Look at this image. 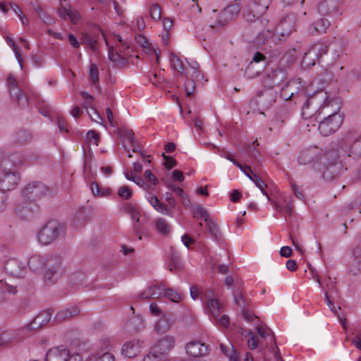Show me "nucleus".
<instances>
[{
	"label": "nucleus",
	"mask_w": 361,
	"mask_h": 361,
	"mask_svg": "<svg viewBox=\"0 0 361 361\" xmlns=\"http://www.w3.org/2000/svg\"><path fill=\"white\" fill-rule=\"evenodd\" d=\"M310 118L315 117L318 120V130L324 136H329L339 129L343 123V116L337 111L330 112L328 106H320L314 115L306 114Z\"/></svg>",
	"instance_id": "nucleus-2"
},
{
	"label": "nucleus",
	"mask_w": 361,
	"mask_h": 361,
	"mask_svg": "<svg viewBox=\"0 0 361 361\" xmlns=\"http://www.w3.org/2000/svg\"><path fill=\"white\" fill-rule=\"evenodd\" d=\"M325 302L328 305L330 310L334 313V314L338 317L343 328L346 330V319L345 318H342L339 315L337 311V308L336 307L334 302L330 299L328 292L325 293ZM338 309L341 310V307H338Z\"/></svg>",
	"instance_id": "nucleus-41"
},
{
	"label": "nucleus",
	"mask_w": 361,
	"mask_h": 361,
	"mask_svg": "<svg viewBox=\"0 0 361 361\" xmlns=\"http://www.w3.org/2000/svg\"><path fill=\"white\" fill-rule=\"evenodd\" d=\"M148 201L157 211L161 213L165 212L169 216L172 215L171 210L168 209V206L161 203L156 195H153L148 198Z\"/></svg>",
	"instance_id": "nucleus-39"
},
{
	"label": "nucleus",
	"mask_w": 361,
	"mask_h": 361,
	"mask_svg": "<svg viewBox=\"0 0 361 361\" xmlns=\"http://www.w3.org/2000/svg\"><path fill=\"white\" fill-rule=\"evenodd\" d=\"M162 157L164 159V166L168 170H171L172 168L176 166L177 161L172 157L166 156L163 153Z\"/></svg>",
	"instance_id": "nucleus-63"
},
{
	"label": "nucleus",
	"mask_w": 361,
	"mask_h": 361,
	"mask_svg": "<svg viewBox=\"0 0 361 361\" xmlns=\"http://www.w3.org/2000/svg\"><path fill=\"white\" fill-rule=\"evenodd\" d=\"M157 230L163 235H168L171 231V227L164 219L159 218L156 221Z\"/></svg>",
	"instance_id": "nucleus-46"
},
{
	"label": "nucleus",
	"mask_w": 361,
	"mask_h": 361,
	"mask_svg": "<svg viewBox=\"0 0 361 361\" xmlns=\"http://www.w3.org/2000/svg\"><path fill=\"white\" fill-rule=\"evenodd\" d=\"M168 353L159 350L158 347L153 346L149 353L145 356L143 361H167Z\"/></svg>",
	"instance_id": "nucleus-31"
},
{
	"label": "nucleus",
	"mask_w": 361,
	"mask_h": 361,
	"mask_svg": "<svg viewBox=\"0 0 361 361\" xmlns=\"http://www.w3.org/2000/svg\"><path fill=\"white\" fill-rule=\"evenodd\" d=\"M41 207L38 203L28 201L18 204L15 209V212L23 220L30 219L40 213Z\"/></svg>",
	"instance_id": "nucleus-12"
},
{
	"label": "nucleus",
	"mask_w": 361,
	"mask_h": 361,
	"mask_svg": "<svg viewBox=\"0 0 361 361\" xmlns=\"http://www.w3.org/2000/svg\"><path fill=\"white\" fill-rule=\"evenodd\" d=\"M326 163L325 165H330L331 164L342 163L338 152L336 150H331L325 154Z\"/></svg>",
	"instance_id": "nucleus-51"
},
{
	"label": "nucleus",
	"mask_w": 361,
	"mask_h": 361,
	"mask_svg": "<svg viewBox=\"0 0 361 361\" xmlns=\"http://www.w3.org/2000/svg\"><path fill=\"white\" fill-rule=\"evenodd\" d=\"M4 268L8 274L14 277L23 278L26 273L25 264L16 258L8 259Z\"/></svg>",
	"instance_id": "nucleus-18"
},
{
	"label": "nucleus",
	"mask_w": 361,
	"mask_h": 361,
	"mask_svg": "<svg viewBox=\"0 0 361 361\" xmlns=\"http://www.w3.org/2000/svg\"><path fill=\"white\" fill-rule=\"evenodd\" d=\"M71 7L70 0H62L61 1L60 7L58 8L57 13L59 17L62 19H66V13L71 11Z\"/></svg>",
	"instance_id": "nucleus-52"
},
{
	"label": "nucleus",
	"mask_w": 361,
	"mask_h": 361,
	"mask_svg": "<svg viewBox=\"0 0 361 361\" xmlns=\"http://www.w3.org/2000/svg\"><path fill=\"white\" fill-rule=\"evenodd\" d=\"M53 312L54 310L52 309H48L47 311L39 313L29 324L22 329L16 330L18 331V335L23 333L25 331H30L47 324L51 320Z\"/></svg>",
	"instance_id": "nucleus-14"
},
{
	"label": "nucleus",
	"mask_w": 361,
	"mask_h": 361,
	"mask_svg": "<svg viewBox=\"0 0 361 361\" xmlns=\"http://www.w3.org/2000/svg\"><path fill=\"white\" fill-rule=\"evenodd\" d=\"M69 359V350L61 345L50 348L47 352L44 361H68Z\"/></svg>",
	"instance_id": "nucleus-19"
},
{
	"label": "nucleus",
	"mask_w": 361,
	"mask_h": 361,
	"mask_svg": "<svg viewBox=\"0 0 361 361\" xmlns=\"http://www.w3.org/2000/svg\"><path fill=\"white\" fill-rule=\"evenodd\" d=\"M193 213H194V216H197V218L203 217L204 219V221H206V219L210 218L207 211L200 205H197L195 207H194Z\"/></svg>",
	"instance_id": "nucleus-58"
},
{
	"label": "nucleus",
	"mask_w": 361,
	"mask_h": 361,
	"mask_svg": "<svg viewBox=\"0 0 361 361\" xmlns=\"http://www.w3.org/2000/svg\"><path fill=\"white\" fill-rule=\"evenodd\" d=\"M18 292L16 286H8L5 284L4 286L0 287V302H4L6 300V293L15 295Z\"/></svg>",
	"instance_id": "nucleus-50"
},
{
	"label": "nucleus",
	"mask_w": 361,
	"mask_h": 361,
	"mask_svg": "<svg viewBox=\"0 0 361 361\" xmlns=\"http://www.w3.org/2000/svg\"><path fill=\"white\" fill-rule=\"evenodd\" d=\"M39 18L42 20L45 23L51 25L54 22V19L48 14H47L42 8L37 7L35 8Z\"/></svg>",
	"instance_id": "nucleus-60"
},
{
	"label": "nucleus",
	"mask_w": 361,
	"mask_h": 361,
	"mask_svg": "<svg viewBox=\"0 0 361 361\" xmlns=\"http://www.w3.org/2000/svg\"><path fill=\"white\" fill-rule=\"evenodd\" d=\"M66 233V226L59 220L53 219L42 227L38 233V240L43 245H49L63 238Z\"/></svg>",
	"instance_id": "nucleus-3"
},
{
	"label": "nucleus",
	"mask_w": 361,
	"mask_h": 361,
	"mask_svg": "<svg viewBox=\"0 0 361 361\" xmlns=\"http://www.w3.org/2000/svg\"><path fill=\"white\" fill-rule=\"evenodd\" d=\"M89 74L92 83L96 85L98 89L100 88L99 85V70L96 64L91 63Z\"/></svg>",
	"instance_id": "nucleus-47"
},
{
	"label": "nucleus",
	"mask_w": 361,
	"mask_h": 361,
	"mask_svg": "<svg viewBox=\"0 0 361 361\" xmlns=\"http://www.w3.org/2000/svg\"><path fill=\"white\" fill-rule=\"evenodd\" d=\"M281 97L285 100H293L295 104L304 103L302 107L303 116L307 114L306 109L314 105L313 110H315L323 99L322 94L319 92L308 97L300 78H293L288 81L281 90Z\"/></svg>",
	"instance_id": "nucleus-1"
},
{
	"label": "nucleus",
	"mask_w": 361,
	"mask_h": 361,
	"mask_svg": "<svg viewBox=\"0 0 361 361\" xmlns=\"http://www.w3.org/2000/svg\"><path fill=\"white\" fill-rule=\"evenodd\" d=\"M32 139V135L25 129H20L15 133L14 142L19 145H25Z\"/></svg>",
	"instance_id": "nucleus-37"
},
{
	"label": "nucleus",
	"mask_w": 361,
	"mask_h": 361,
	"mask_svg": "<svg viewBox=\"0 0 361 361\" xmlns=\"http://www.w3.org/2000/svg\"><path fill=\"white\" fill-rule=\"evenodd\" d=\"M242 334L245 336H250V338L247 341V345L251 350H255L258 347L259 340L255 336L254 333L252 331H247L245 329H243Z\"/></svg>",
	"instance_id": "nucleus-45"
},
{
	"label": "nucleus",
	"mask_w": 361,
	"mask_h": 361,
	"mask_svg": "<svg viewBox=\"0 0 361 361\" xmlns=\"http://www.w3.org/2000/svg\"><path fill=\"white\" fill-rule=\"evenodd\" d=\"M361 272V262L357 259H354L348 268V274L351 276H356Z\"/></svg>",
	"instance_id": "nucleus-55"
},
{
	"label": "nucleus",
	"mask_w": 361,
	"mask_h": 361,
	"mask_svg": "<svg viewBox=\"0 0 361 361\" xmlns=\"http://www.w3.org/2000/svg\"><path fill=\"white\" fill-rule=\"evenodd\" d=\"M206 224L209 233L212 235V237L216 240H219V236L220 235V231L217 228L216 224L213 221V220L209 219H206Z\"/></svg>",
	"instance_id": "nucleus-48"
},
{
	"label": "nucleus",
	"mask_w": 361,
	"mask_h": 361,
	"mask_svg": "<svg viewBox=\"0 0 361 361\" xmlns=\"http://www.w3.org/2000/svg\"><path fill=\"white\" fill-rule=\"evenodd\" d=\"M220 349L222 353L229 357V361H240L236 350L232 346L231 354H229V348L223 343L220 344Z\"/></svg>",
	"instance_id": "nucleus-43"
},
{
	"label": "nucleus",
	"mask_w": 361,
	"mask_h": 361,
	"mask_svg": "<svg viewBox=\"0 0 361 361\" xmlns=\"http://www.w3.org/2000/svg\"><path fill=\"white\" fill-rule=\"evenodd\" d=\"M116 133L121 137L126 138L129 140L131 145H134L135 144V140H134V132L132 129H127V128H119L118 130H116Z\"/></svg>",
	"instance_id": "nucleus-44"
},
{
	"label": "nucleus",
	"mask_w": 361,
	"mask_h": 361,
	"mask_svg": "<svg viewBox=\"0 0 361 361\" xmlns=\"http://www.w3.org/2000/svg\"><path fill=\"white\" fill-rule=\"evenodd\" d=\"M174 343L175 338L173 336H166L159 340L154 346L158 347L159 350L168 353L167 352L173 347Z\"/></svg>",
	"instance_id": "nucleus-33"
},
{
	"label": "nucleus",
	"mask_w": 361,
	"mask_h": 361,
	"mask_svg": "<svg viewBox=\"0 0 361 361\" xmlns=\"http://www.w3.org/2000/svg\"><path fill=\"white\" fill-rule=\"evenodd\" d=\"M80 312V310L78 307H72L71 309L62 310L56 313L54 321L57 323H60L72 317L78 315Z\"/></svg>",
	"instance_id": "nucleus-30"
},
{
	"label": "nucleus",
	"mask_w": 361,
	"mask_h": 361,
	"mask_svg": "<svg viewBox=\"0 0 361 361\" xmlns=\"http://www.w3.org/2000/svg\"><path fill=\"white\" fill-rule=\"evenodd\" d=\"M271 0H250L243 11V18L247 22L254 23V27H261L260 17L268 9Z\"/></svg>",
	"instance_id": "nucleus-4"
},
{
	"label": "nucleus",
	"mask_w": 361,
	"mask_h": 361,
	"mask_svg": "<svg viewBox=\"0 0 361 361\" xmlns=\"http://www.w3.org/2000/svg\"><path fill=\"white\" fill-rule=\"evenodd\" d=\"M240 8L238 4L230 5L221 11L218 20L216 23L211 25L212 27H222L227 23L228 21L233 19L240 13Z\"/></svg>",
	"instance_id": "nucleus-15"
},
{
	"label": "nucleus",
	"mask_w": 361,
	"mask_h": 361,
	"mask_svg": "<svg viewBox=\"0 0 361 361\" xmlns=\"http://www.w3.org/2000/svg\"><path fill=\"white\" fill-rule=\"evenodd\" d=\"M262 27V23L261 24V27H255L254 23L250 25L249 30H255V32L257 33L256 37L253 39V42L256 44H264L268 39L273 37L274 34L269 30H261Z\"/></svg>",
	"instance_id": "nucleus-27"
},
{
	"label": "nucleus",
	"mask_w": 361,
	"mask_h": 361,
	"mask_svg": "<svg viewBox=\"0 0 361 361\" xmlns=\"http://www.w3.org/2000/svg\"><path fill=\"white\" fill-rule=\"evenodd\" d=\"M54 192L53 188H49L42 182L35 181L24 188L23 195L27 201L37 203L42 198L50 197Z\"/></svg>",
	"instance_id": "nucleus-5"
},
{
	"label": "nucleus",
	"mask_w": 361,
	"mask_h": 361,
	"mask_svg": "<svg viewBox=\"0 0 361 361\" xmlns=\"http://www.w3.org/2000/svg\"><path fill=\"white\" fill-rule=\"evenodd\" d=\"M142 344L140 340L128 341L123 344L121 353L127 357H134L140 353Z\"/></svg>",
	"instance_id": "nucleus-24"
},
{
	"label": "nucleus",
	"mask_w": 361,
	"mask_h": 361,
	"mask_svg": "<svg viewBox=\"0 0 361 361\" xmlns=\"http://www.w3.org/2000/svg\"><path fill=\"white\" fill-rule=\"evenodd\" d=\"M18 331H6L0 333V348L6 347L18 339Z\"/></svg>",
	"instance_id": "nucleus-32"
},
{
	"label": "nucleus",
	"mask_w": 361,
	"mask_h": 361,
	"mask_svg": "<svg viewBox=\"0 0 361 361\" xmlns=\"http://www.w3.org/2000/svg\"><path fill=\"white\" fill-rule=\"evenodd\" d=\"M347 169L343 167V163L331 164L325 165V170L323 177L326 180L331 181L338 178L341 174Z\"/></svg>",
	"instance_id": "nucleus-23"
},
{
	"label": "nucleus",
	"mask_w": 361,
	"mask_h": 361,
	"mask_svg": "<svg viewBox=\"0 0 361 361\" xmlns=\"http://www.w3.org/2000/svg\"><path fill=\"white\" fill-rule=\"evenodd\" d=\"M186 353L192 357L206 355L209 352V346L200 341H192L185 347Z\"/></svg>",
	"instance_id": "nucleus-22"
},
{
	"label": "nucleus",
	"mask_w": 361,
	"mask_h": 361,
	"mask_svg": "<svg viewBox=\"0 0 361 361\" xmlns=\"http://www.w3.org/2000/svg\"><path fill=\"white\" fill-rule=\"evenodd\" d=\"M185 94L188 97H190L195 90V82L193 79H187L185 82Z\"/></svg>",
	"instance_id": "nucleus-59"
},
{
	"label": "nucleus",
	"mask_w": 361,
	"mask_h": 361,
	"mask_svg": "<svg viewBox=\"0 0 361 361\" xmlns=\"http://www.w3.org/2000/svg\"><path fill=\"white\" fill-rule=\"evenodd\" d=\"M118 195L124 200H130L133 195V192L128 186L123 185L118 189Z\"/></svg>",
	"instance_id": "nucleus-57"
},
{
	"label": "nucleus",
	"mask_w": 361,
	"mask_h": 361,
	"mask_svg": "<svg viewBox=\"0 0 361 361\" xmlns=\"http://www.w3.org/2000/svg\"><path fill=\"white\" fill-rule=\"evenodd\" d=\"M164 296L169 298L173 302H178L182 298L181 294L176 292L172 288H166L164 292Z\"/></svg>",
	"instance_id": "nucleus-54"
},
{
	"label": "nucleus",
	"mask_w": 361,
	"mask_h": 361,
	"mask_svg": "<svg viewBox=\"0 0 361 361\" xmlns=\"http://www.w3.org/2000/svg\"><path fill=\"white\" fill-rule=\"evenodd\" d=\"M174 323V316L172 314H164L156 323L155 331L158 334H164Z\"/></svg>",
	"instance_id": "nucleus-28"
},
{
	"label": "nucleus",
	"mask_w": 361,
	"mask_h": 361,
	"mask_svg": "<svg viewBox=\"0 0 361 361\" xmlns=\"http://www.w3.org/2000/svg\"><path fill=\"white\" fill-rule=\"evenodd\" d=\"M100 35L105 37V35L101 30L100 27L97 25H94L91 32L82 34V42L80 44L88 46L92 51H95L97 50V41Z\"/></svg>",
	"instance_id": "nucleus-20"
},
{
	"label": "nucleus",
	"mask_w": 361,
	"mask_h": 361,
	"mask_svg": "<svg viewBox=\"0 0 361 361\" xmlns=\"http://www.w3.org/2000/svg\"><path fill=\"white\" fill-rule=\"evenodd\" d=\"M108 55L109 59L118 67L123 66L128 62L126 57L121 55L118 52L114 51L113 47L109 48Z\"/></svg>",
	"instance_id": "nucleus-38"
},
{
	"label": "nucleus",
	"mask_w": 361,
	"mask_h": 361,
	"mask_svg": "<svg viewBox=\"0 0 361 361\" xmlns=\"http://www.w3.org/2000/svg\"><path fill=\"white\" fill-rule=\"evenodd\" d=\"M319 154V149L317 147H312L300 152L298 157V162L301 165H306L314 161Z\"/></svg>",
	"instance_id": "nucleus-25"
},
{
	"label": "nucleus",
	"mask_w": 361,
	"mask_h": 361,
	"mask_svg": "<svg viewBox=\"0 0 361 361\" xmlns=\"http://www.w3.org/2000/svg\"><path fill=\"white\" fill-rule=\"evenodd\" d=\"M88 218V211L84 207L80 208L74 216L73 224L75 228L82 226Z\"/></svg>",
	"instance_id": "nucleus-36"
},
{
	"label": "nucleus",
	"mask_w": 361,
	"mask_h": 361,
	"mask_svg": "<svg viewBox=\"0 0 361 361\" xmlns=\"http://www.w3.org/2000/svg\"><path fill=\"white\" fill-rule=\"evenodd\" d=\"M171 63L173 69L178 71L183 75L187 76V74L184 71L183 62L173 54H171Z\"/></svg>",
	"instance_id": "nucleus-49"
},
{
	"label": "nucleus",
	"mask_w": 361,
	"mask_h": 361,
	"mask_svg": "<svg viewBox=\"0 0 361 361\" xmlns=\"http://www.w3.org/2000/svg\"><path fill=\"white\" fill-rule=\"evenodd\" d=\"M144 328V322L138 316L128 319L125 324V329L129 334H135Z\"/></svg>",
	"instance_id": "nucleus-29"
},
{
	"label": "nucleus",
	"mask_w": 361,
	"mask_h": 361,
	"mask_svg": "<svg viewBox=\"0 0 361 361\" xmlns=\"http://www.w3.org/2000/svg\"><path fill=\"white\" fill-rule=\"evenodd\" d=\"M150 16L154 20H159L161 17V7L158 4H154L150 8Z\"/></svg>",
	"instance_id": "nucleus-61"
},
{
	"label": "nucleus",
	"mask_w": 361,
	"mask_h": 361,
	"mask_svg": "<svg viewBox=\"0 0 361 361\" xmlns=\"http://www.w3.org/2000/svg\"><path fill=\"white\" fill-rule=\"evenodd\" d=\"M234 303L240 308H247L249 306L250 300L244 296L245 292H233Z\"/></svg>",
	"instance_id": "nucleus-42"
},
{
	"label": "nucleus",
	"mask_w": 361,
	"mask_h": 361,
	"mask_svg": "<svg viewBox=\"0 0 361 361\" xmlns=\"http://www.w3.org/2000/svg\"><path fill=\"white\" fill-rule=\"evenodd\" d=\"M247 152L250 157L258 165H261V154L260 152L255 146H248Z\"/></svg>",
	"instance_id": "nucleus-56"
},
{
	"label": "nucleus",
	"mask_w": 361,
	"mask_h": 361,
	"mask_svg": "<svg viewBox=\"0 0 361 361\" xmlns=\"http://www.w3.org/2000/svg\"><path fill=\"white\" fill-rule=\"evenodd\" d=\"M345 139L350 143L349 156L353 158L361 157V134L357 135L355 131L350 130L347 132Z\"/></svg>",
	"instance_id": "nucleus-17"
},
{
	"label": "nucleus",
	"mask_w": 361,
	"mask_h": 361,
	"mask_svg": "<svg viewBox=\"0 0 361 361\" xmlns=\"http://www.w3.org/2000/svg\"><path fill=\"white\" fill-rule=\"evenodd\" d=\"M330 21L325 18H321L312 24V27L319 34L326 32V29L330 26Z\"/></svg>",
	"instance_id": "nucleus-40"
},
{
	"label": "nucleus",
	"mask_w": 361,
	"mask_h": 361,
	"mask_svg": "<svg viewBox=\"0 0 361 361\" xmlns=\"http://www.w3.org/2000/svg\"><path fill=\"white\" fill-rule=\"evenodd\" d=\"M171 252L170 255L171 266L169 270L171 272H178L183 269V263L180 257L171 247Z\"/></svg>",
	"instance_id": "nucleus-34"
},
{
	"label": "nucleus",
	"mask_w": 361,
	"mask_h": 361,
	"mask_svg": "<svg viewBox=\"0 0 361 361\" xmlns=\"http://www.w3.org/2000/svg\"><path fill=\"white\" fill-rule=\"evenodd\" d=\"M95 361H114V356L109 352L97 353Z\"/></svg>",
	"instance_id": "nucleus-62"
},
{
	"label": "nucleus",
	"mask_w": 361,
	"mask_h": 361,
	"mask_svg": "<svg viewBox=\"0 0 361 361\" xmlns=\"http://www.w3.org/2000/svg\"><path fill=\"white\" fill-rule=\"evenodd\" d=\"M294 19L292 16L283 18L276 27L277 32L282 37L290 35L295 30L293 25Z\"/></svg>",
	"instance_id": "nucleus-26"
},
{
	"label": "nucleus",
	"mask_w": 361,
	"mask_h": 361,
	"mask_svg": "<svg viewBox=\"0 0 361 361\" xmlns=\"http://www.w3.org/2000/svg\"><path fill=\"white\" fill-rule=\"evenodd\" d=\"M59 266L60 259L58 257L52 256L46 260L44 279L47 285H52L56 282Z\"/></svg>",
	"instance_id": "nucleus-13"
},
{
	"label": "nucleus",
	"mask_w": 361,
	"mask_h": 361,
	"mask_svg": "<svg viewBox=\"0 0 361 361\" xmlns=\"http://www.w3.org/2000/svg\"><path fill=\"white\" fill-rule=\"evenodd\" d=\"M4 177L1 179V186L2 191H10L16 188L18 184L20 177L17 171L2 173Z\"/></svg>",
	"instance_id": "nucleus-21"
},
{
	"label": "nucleus",
	"mask_w": 361,
	"mask_h": 361,
	"mask_svg": "<svg viewBox=\"0 0 361 361\" xmlns=\"http://www.w3.org/2000/svg\"><path fill=\"white\" fill-rule=\"evenodd\" d=\"M11 97L18 107L20 109H25L29 106L30 101L27 95L23 93L18 86V82L13 75L10 74L7 79Z\"/></svg>",
	"instance_id": "nucleus-8"
},
{
	"label": "nucleus",
	"mask_w": 361,
	"mask_h": 361,
	"mask_svg": "<svg viewBox=\"0 0 361 361\" xmlns=\"http://www.w3.org/2000/svg\"><path fill=\"white\" fill-rule=\"evenodd\" d=\"M342 0H323L317 7L318 12L322 16H326L335 18L342 15L341 7Z\"/></svg>",
	"instance_id": "nucleus-11"
},
{
	"label": "nucleus",
	"mask_w": 361,
	"mask_h": 361,
	"mask_svg": "<svg viewBox=\"0 0 361 361\" xmlns=\"http://www.w3.org/2000/svg\"><path fill=\"white\" fill-rule=\"evenodd\" d=\"M99 141V133H97V131L93 130H89L87 133L86 140H85V143L87 145H90L92 142H93L94 145H96L97 146Z\"/></svg>",
	"instance_id": "nucleus-53"
},
{
	"label": "nucleus",
	"mask_w": 361,
	"mask_h": 361,
	"mask_svg": "<svg viewBox=\"0 0 361 361\" xmlns=\"http://www.w3.org/2000/svg\"><path fill=\"white\" fill-rule=\"evenodd\" d=\"M286 78V71L276 66L267 70L262 78V85L268 90H272L279 86Z\"/></svg>",
	"instance_id": "nucleus-7"
},
{
	"label": "nucleus",
	"mask_w": 361,
	"mask_h": 361,
	"mask_svg": "<svg viewBox=\"0 0 361 361\" xmlns=\"http://www.w3.org/2000/svg\"><path fill=\"white\" fill-rule=\"evenodd\" d=\"M45 263L46 261L44 259L42 256L37 255L31 256L27 261V264L30 269L34 272H36L44 267Z\"/></svg>",
	"instance_id": "nucleus-35"
},
{
	"label": "nucleus",
	"mask_w": 361,
	"mask_h": 361,
	"mask_svg": "<svg viewBox=\"0 0 361 361\" xmlns=\"http://www.w3.org/2000/svg\"><path fill=\"white\" fill-rule=\"evenodd\" d=\"M23 159L18 153L7 154L0 150V170L2 173L16 171L22 164Z\"/></svg>",
	"instance_id": "nucleus-9"
},
{
	"label": "nucleus",
	"mask_w": 361,
	"mask_h": 361,
	"mask_svg": "<svg viewBox=\"0 0 361 361\" xmlns=\"http://www.w3.org/2000/svg\"><path fill=\"white\" fill-rule=\"evenodd\" d=\"M271 59H273L271 56H267L265 54L259 51L255 52L252 60L246 68L245 75L249 78L258 76L271 63Z\"/></svg>",
	"instance_id": "nucleus-6"
},
{
	"label": "nucleus",
	"mask_w": 361,
	"mask_h": 361,
	"mask_svg": "<svg viewBox=\"0 0 361 361\" xmlns=\"http://www.w3.org/2000/svg\"><path fill=\"white\" fill-rule=\"evenodd\" d=\"M318 43L324 47L322 54L324 55L329 53L332 59L336 60L343 54L345 42L341 38L334 37L332 39L319 41Z\"/></svg>",
	"instance_id": "nucleus-10"
},
{
	"label": "nucleus",
	"mask_w": 361,
	"mask_h": 361,
	"mask_svg": "<svg viewBox=\"0 0 361 361\" xmlns=\"http://www.w3.org/2000/svg\"><path fill=\"white\" fill-rule=\"evenodd\" d=\"M323 45H319V43L313 44L307 51L305 53L302 63L306 67L314 66L317 61H319L320 59L324 55Z\"/></svg>",
	"instance_id": "nucleus-16"
},
{
	"label": "nucleus",
	"mask_w": 361,
	"mask_h": 361,
	"mask_svg": "<svg viewBox=\"0 0 361 361\" xmlns=\"http://www.w3.org/2000/svg\"><path fill=\"white\" fill-rule=\"evenodd\" d=\"M8 195L6 192L0 190V212L5 210L8 204Z\"/></svg>",
	"instance_id": "nucleus-64"
}]
</instances>
